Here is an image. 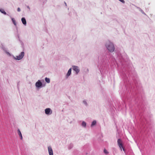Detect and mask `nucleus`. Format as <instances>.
Segmentation results:
<instances>
[{
  "label": "nucleus",
  "instance_id": "nucleus-1",
  "mask_svg": "<svg viewBox=\"0 0 155 155\" xmlns=\"http://www.w3.org/2000/svg\"><path fill=\"white\" fill-rule=\"evenodd\" d=\"M106 46L108 50L110 52H113L114 51V46L111 42L108 41L106 44Z\"/></svg>",
  "mask_w": 155,
  "mask_h": 155
},
{
  "label": "nucleus",
  "instance_id": "nucleus-2",
  "mask_svg": "<svg viewBox=\"0 0 155 155\" xmlns=\"http://www.w3.org/2000/svg\"><path fill=\"white\" fill-rule=\"evenodd\" d=\"M24 55V52H22L18 56L14 57V59L18 60H20L23 58Z\"/></svg>",
  "mask_w": 155,
  "mask_h": 155
},
{
  "label": "nucleus",
  "instance_id": "nucleus-3",
  "mask_svg": "<svg viewBox=\"0 0 155 155\" xmlns=\"http://www.w3.org/2000/svg\"><path fill=\"white\" fill-rule=\"evenodd\" d=\"M117 142L118 145L119 146L121 150L122 151V148H123V150L124 151V148L123 147L121 140L120 139H118L117 140Z\"/></svg>",
  "mask_w": 155,
  "mask_h": 155
},
{
  "label": "nucleus",
  "instance_id": "nucleus-4",
  "mask_svg": "<svg viewBox=\"0 0 155 155\" xmlns=\"http://www.w3.org/2000/svg\"><path fill=\"white\" fill-rule=\"evenodd\" d=\"M73 69L76 72V74H77L79 71V70L78 67L77 66H74L72 67Z\"/></svg>",
  "mask_w": 155,
  "mask_h": 155
},
{
  "label": "nucleus",
  "instance_id": "nucleus-5",
  "mask_svg": "<svg viewBox=\"0 0 155 155\" xmlns=\"http://www.w3.org/2000/svg\"><path fill=\"white\" fill-rule=\"evenodd\" d=\"M48 149L49 155H53V151L51 147H48Z\"/></svg>",
  "mask_w": 155,
  "mask_h": 155
},
{
  "label": "nucleus",
  "instance_id": "nucleus-6",
  "mask_svg": "<svg viewBox=\"0 0 155 155\" xmlns=\"http://www.w3.org/2000/svg\"><path fill=\"white\" fill-rule=\"evenodd\" d=\"M42 84L41 82L39 81H38L36 83L35 85L37 87H40L42 85Z\"/></svg>",
  "mask_w": 155,
  "mask_h": 155
},
{
  "label": "nucleus",
  "instance_id": "nucleus-7",
  "mask_svg": "<svg viewBox=\"0 0 155 155\" xmlns=\"http://www.w3.org/2000/svg\"><path fill=\"white\" fill-rule=\"evenodd\" d=\"M50 111L51 109L50 108H46L45 110V113L47 114H48L50 113Z\"/></svg>",
  "mask_w": 155,
  "mask_h": 155
},
{
  "label": "nucleus",
  "instance_id": "nucleus-8",
  "mask_svg": "<svg viewBox=\"0 0 155 155\" xmlns=\"http://www.w3.org/2000/svg\"><path fill=\"white\" fill-rule=\"evenodd\" d=\"M18 132L19 137H20V139L22 140V137L21 133L19 129L18 130Z\"/></svg>",
  "mask_w": 155,
  "mask_h": 155
},
{
  "label": "nucleus",
  "instance_id": "nucleus-9",
  "mask_svg": "<svg viewBox=\"0 0 155 155\" xmlns=\"http://www.w3.org/2000/svg\"><path fill=\"white\" fill-rule=\"evenodd\" d=\"M22 23L24 25H26V21L25 18H22L21 19Z\"/></svg>",
  "mask_w": 155,
  "mask_h": 155
},
{
  "label": "nucleus",
  "instance_id": "nucleus-10",
  "mask_svg": "<svg viewBox=\"0 0 155 155\" xmlns=\"http://www.w3.org/2000/svg\"><path fill=\"white\" fill-rule=\"evenodd\" d=\"M71 68H70L68 71V73L67 74V77H68L71 74Z\"/></svg>",
  "mask_w": 155,
  "mask_h": 155
},
{
  "label": "nucleus",
  "instance_id": "nucleus-11",
  "mask_svg": "<svg viewBox=\"0 0 155 155\" xmlns=\"http://www.w3.org/2000/svg\"><path fill=\"white\" fill-rule=\"evenodd\" d=\"M45 81L48 83H50V79L49 78H45Z\"/></svg>",
  "mask_w": 155,
  "mask_h": 155
},
{
  "label": "nucleus",
  "instance_id": "nucleus-12",
  "mask_svg": "<svg viewBox=\"0 0 155 155\" xmlns=\"http://www.w3.org/2000/svg\"><path fill=\"white\" fill-rule=\"evenodd\" d=\"M96 123V121L94 120L93 121L91 124V127H92L94 125H95Z\"/></svg>",
  "mask_w": 155,
  "mask_h": 155
},
{
  "label": "nucleus",
  "instance_id": "nucleus-13",
  "mask_svg": "<svg viewBox=\"0 0 155 155\" xmlns=\"http://www.w3.org/2000/svg\"><path fill=\"white\" fill-rule=\"evenodd\" d=\"M0 11L2 13H3L5 15H6V12L5 11L3 10H1L0 9Z\"/></svg>",
  "mask_w": 155,
  "mask_h": 155
},
{
  "label": "nucleus",
  "instance_id": "nucleus-14",
  "mask_svg": "<svg viewBox=\"0 0 155 155\" xmlns=\"http://www.w3.org/2000/svg\"><path fill=\"white\" fill-rule=\"evenodd\" d=\"M82 126H83L84 127H85L86 126V124L85 122L83 121L82 122Z\"/></svg>",
  "mask_w": 155,
  "mask_h": 155
},
{
  "label": "nucleus",
  "instance_id": "nucleus-15",
  "mask_svg": "<svg viewBox=\"0 0 155 155\" xmlns=\"http://www.w3.org/2000/svg\"><path fill=\"white\" fill-rule=\"evenodd\" d=\"M12 22H13V23H14V25H16V23L15 21L13 18L12 19Z\"/></svg>",
  "mask_w": 155,
  "mask_h": 155
},
{
  "label": "nucleus",
  "instance_id": "nucleus-16",
  "mask_svg": "<svg viewBox=\"0 0 155 155\" xmlns=\"http://www.w3.org/2000/svg\"><path fill=\"white\" fill-rule=\"evenodd\" d=\"M104 153L106 154H107L108 153V152L107 151V150L105 149H104Z\"/></svg>",
  "mask_w": 155,
  "mask_h": 155
},
{
  "label": "nucleus",
  "instance_id": "nucleus-17",
  "mask_svg": "<svg viewBox=\"0 0 155 155\" xmlns=\"http://www.w3.org/2000/svg\"><path fill=\"white\" fill-rule=\"evenodd\" d=\"M120 1V2H122L123 3H125V2L124 1V0H119Z\"/></svg>",
  "mask_w": 155,
  "mask_h": 155
},
{
  "label": "nucleus",
  "instance_id": "nucleus-18",
  "mask_svg": "<svg viewBox=\"0 0 155 155\" xmlns=\"http://www.w3.org/2000/svg\"><path fill=\"white\" fill-rule=\"evenodd\" d=\"M17 11H18V12H20V8H17Z\"/></svg>",
  "mask_w": 155,
  "mask_h": 155
},
{
  "label": "nucleus",
  "instance_id": "nucleus-19",
  "mask_svg": "<svg viewBox=\"0 0 155 155\" xmlns=\"http://www.w3.org/2000/svg\"><path fill=\"white\" fill-rule=\"evenodd\" d=\"M83 102H84L85 104H87V103H86V101H83Z\"/></svg>",
  "mask_w": 155,
  "mask_h": 155
},
{
  "label": "nucleus",
  "instance_id": "nucleus-20",
  "mask_svg": "<svg viewBox=\"0 0 155 155\" xmlns=\"http://www.w3.org/2000/svg\"><path fill=\"white\" fill-rule=\"evenodd\" d=\"M51 113H52V111H51Z\"/></svg>",
  "mask_w": 155,
  "mask_h": 155
},
{
  "label": "nucleus",
  "instance_id": "nucleus-21",
  "mask_svg": "<svg viewBox=\"0 0 155 155\" xmlns=\"http://www.w3.org/2000/svg\"><path fill=\"white\" fill-rule=\"evenodd\" d=\"M8 53V54H9L8 52V53Z\"/></svg>",
  "mask_w": 155,
  "mask_h": 155
}]
</instances>
